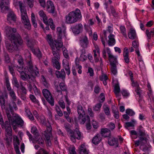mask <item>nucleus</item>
I'll use <instances>...</instances> for the list:
<instances>
[{"label": "nucleus", "instance_id": "nucleus-1", "mask_svg": "<svg viewBox=\"0 0 154 154\" xmlns=\"http://www.w3.org/2000/svg\"><path fill=\"white\" fill-rule=\"evenodd\" d=\"M0 103L2 110L5 109V112L9 122L6 121L4 125L2 126V128H4L5 130V136L6 137V140H9L8 138H11L12 137V129L11 125H12L13 129L16 131L17 128L19 126L22 127L23 125L24 122L23 120L18 115L15 114L12 117L10 113L12 115L14 113L13 108L15 110L17 109V107L14 102L13 101L11 103H9L7 105H5V100L3 94L0 95Z\"/></svg>", "mask_w": 154, "mask_h": 154}, {"label": "nucleus", "instance_id": "nucleus-2", "mask_svg": "<svg viewBox=\"0 0 154 154\" xmlns=\"http://www.w3.org/2000/svg\"><path fill=\"white\" fill-rule=\"evenodd\" d=\"M27 70L24 69L25 72L22 71L20 73L21 78L23 80L26 81L28 79L33 80L35 76H38L39 75L38 70L36 67L34 69L32 62L31 61H29L27 63Z\"/></svg>", "mask_w": 154, "mask_h": 154}, {"label": "nucleus", "instance_id": "nucleus-3", "mask_svg": "<svg viewBox=\"0 0 154 154\" xmlns=\"http://www.w3.org/2000/svg\"><path fill=\"white\" fill-rule=\"evenodd\" d=\"M82 16L80 10L76 8L69 12L65 17V22L67 24H72L80 20Z\"/></svg>", "mask_w": 154, "mask_h": 154}, {"label": "nucleus", "instance_id": "nucleus-4", "mask_svg": "<svg viewBox=\"0 0 154 154\" xmlns=\"http://www.w3.org/2000/svg\"><path fill=\"white\" fill-rule=\"evenodd\" d=\"M17 36L18 39L10 40L11 43H6V49L9 52L13 53L15 51L18 50L23 45V40L22 38H20L19 35Z\"/></svg>", "mask_w": 154, "mask_h": 154}, {"label": "nucleus", "instance_id": "nucleus-5", "mask_svg": "<svg viewBox=\"0 0 154 154\" xmlns=\"http://www.w3.org/2000/svg\"><path fill=\"white\" fill-rule=\"evenodd\" d=\"M18 3L21 11L22 22L24 24L25 28L29 30L31 28V25L27 16L25 6L21 2L19 1Z\"/></svg>", "mask_w": 154, "mask_h": 154}, {"label": "nucleus", "instance_id": "nucleus-6", "mask_svg": "<svg viewBox=\"0 0 154 154\" xmlns=\"http://www.w3.org/2000/svg\"><path fill=\"white\" fill-rule=\"evenodd\" d=\"M137 131L139 140L134 141V144L136 147L138 146L140 144L141 146L144 145L147 140L145 131L142 126H140Z\"/></svg>", "mask_w": 154, "mask_h": 154}, {"label": "nucleus", "instance_id": "nucleus-7", "mask_svg": "<svg viewBox=\"0 0 154 154\" xmlns=\"http://www.w3.org/2000/svg\"><path fill=\"white\" fill-rule=\"evenodd\" d=\"M16 29L12 28L9 26H6L5 28V32L7 38L9 40L14 39H18L17 36L19 35L20 38H22L21 36L17 32H16Z\"/></svg>", "mask_w": 154, "mask_h": 154}, {"label": "nucleus", "instance_id": "nucleus-8", "mask_svg": "<svg viewBox=\"0 0 154 154\" xmlns=\"http://www.w3.org/2000/svg\"><path fill=\"white\" fill-rule=\"evenodd\" d=\"M63 46V42H60L56 43L54 45L51 47V48L52 52L54 56L53 58H55L56 59H60L59 52H60V49Z\"/></svg>", "mask_w": 154, "mask_h": 154}, {"label": "nucleus", "instance_id": "nucleus-9", "mask_svg": "<svg viewBox=\"0 0 154 154\" xmlns=\"http://www.w3.org/2000/svg\"><path fill=\"white\" fill-rule=\"evenodd\" d=\"M70 139L73 143H75L76 139L79 140L82 138L81 132L78 128H76L74 131L72 130L69 133Z\"/></svg>", "mask_w": 154, "mask_h": 154}, {"label": "nucleus", "instance_id": "nucleus-10", "mask_svg": "<svg viewBox=\"0 0 154 154\" xmlns=\"http://www.w3.org/2000/svg\"><path fill=\"white\" fill-rule=\"evenodd\" d=\"M49 123L48 125L47 126L46 130L44 131V135L46 138V142L49 146L51 145V139L52 137L51 131L52 127L50 123L48 121Z\"/></svg>", "mask_w": 154, "mask_h": 154}, {"label": "nucleus", "instance_id": "nucleus-11", "mask_svg": "<svg viewBox=\"0 0 154 154\" xmlns=\"http://www.w3.org/2000/svg\"><path fill=\"white\" fill-rule=\"evenodd\" d=\"M77 112L79 115V120L81 124H84L86 121L85 112L82 106L79 105L77 107Z\"/></svg>", "mask_w": 154, "mask_h": 154}, {"label": "nucleus", "instance_id": "nucleus-12", "mask_svg": "<svg viewBox=\"0 0 154 154\" xmlns=\"http://www.w3.org/2000/svg\"><path fill=\"white\" fill-rule=\"evenodd\" d=\"M42 93L47 101L51 106H53L54 100L50 91L47 89H44L42 90Z\"/></svg>", "mask_w": 154, "mask_h": 154}, {"label": "nucleus", "instance_id": "nucleus-13", "mask_svg": "<svg viewBox=\"0 0 154 154\" xmlns=\"http://www.w3.org/2000/svg\"><path fill=\"white\" fill-rule=\"evenodd\" d=\"M47 8L48 12L51 13L54 16H56L55 9L54 4L51 1H48L47 2Z\"/></svg>", "mask_w": 154, "mask_h": 154}, {"label": "nucleus", "instance_id": "nucleus-14", "mask_svg": "<svg viewBox=\"0 0 154 154\" xmlns=\"http://www.w3.org/2000/svg\"><path fill=\"white\" fill-rule=\"evenodd\" d=\"M71 29L75 34H78L82 30L83 26L81 23H79L75 25L72 26L71 27Z\"/></svg>", "mask_w": 154, "mask_h": 154}, {"label": "nucleus", "instance_id": "nucleus-15", "mask_svg": "<svg viewBox=\"0 0 154 154\" xmlns=\"http://www.w3.org/2000/svg\"><path fill=\"white\" fill-rule=\"evenodd\" d=\"M79 43L81 46L83 48H87L89 44V42L87 36H85L81 37L79 39Z\"/></svg>", "mask_w": 154, "mask_h": 154}, {"label": "nucleus", "instance_id": "nucleus-16", "mask_svg": "<svg viewBox=\"0 0 154 154\" xmlns=\"http://www.w3.org/2000/svg\"><path fill=\"white\" fill-rule=\"evenodd\" d=\"M108 144L111 146H116L118 147L119 145V142L117 138L113 137H109L108 139Z\"/></svg>", "mask_w": 154, "mask_h": 154}, {"label": "nucleus", "instance_id": "nucleus-17", "mask_svg": "<svg viewBox=\"0 0 154 154\" xmlns=\"http://www.w3.org/2000/svg\"><path fill=\"white\" fill-rule=\"evenodd\" d=\"M17 17L16 15L14 12L12 11H10L8 12V15L7 20L8 21L11 22L12 21L14 22H15L16 20Z\"/></svg>", "mask_w": 154, "mask_h": 154}, {"label": "nucleus", "instance_id": "nucleus-18", "mask_svg": "<svg viewBox=\"0 0 154 154\" xmlns=\"http://www.w3.org/2000/svg\"><path fill=\"white\" fill-rule=\"evenodd\" d=\"M46 40L51 47L54 45L56 43L61 42L60 40L57 41V40L53 41L51 35L49 34L47 35Z\"/></svg>", "mask_w": 154, "mask_h": 154}, {"label": "nucleus", "instance_id": "nucleus-19", "mask_svg": "<svg viewBox=\"0 0 154 154\" xmlns=\"http://www.w3.org/2000/svg\"><path fill=\"white\" fill-rule=\"evenodd\" d=\"M38 14L40 17L42 18V19H41L42 20L44 23L47 25L48 24L47 17L44 11L42 10L38 12Z\"/></svg>", "mask_w": 154, "mask_h": 154}, {"label": "nucleus", "instance_id": "nucleus-20", "mask_svg": "<svg viewBox=\"0 0 154 154\" xmlns=\"http://www.w3.org/2000/svg\"><path fill=\"white\" fill-rule=\"evenodd\" d=\"M100 134L104 137H108L110 135L111 132L107 128H103L101 129Z\"/></svg>", "mask_w": 154, "mask_h": 154}, {"label": "nucleus", "instance_id": "nucleus-21", "mask_svg": "<svg viewBox=\"0 0 154 154\" xmlns=\"http://www.w3.org/2000/svg\"><path fill=\"white\" fill-rule=\"evenodd\" d=\"M101 140L102 138L100 134H97L93 138L92 140V142L93 144L96 145L100 143Z\"/></svg>", "mask_w": 154, "mask_h": 154}, {"label": "nucleus", "instance_id": "nucleus-22", "mask_svg": "<svg viewBox=\"0 0 154 154\" xmlns=\"http://www.w3.org/2000/svg\"><path fill=\"white\" fill-rule=\"evenodd\" d=\"M123 55L124 57V60L125 62L127 63L129 62V59L128 58V49L127 48H125L124 50Z\"/></svg>", "mask_w": 154, "mask_h": 154}, {"label": "nucleus", "instance_id": "nucleus-23", "mask_svg": "<svg viewBox=\"0 0 154 154\" xmlns=\"http://www.w3.org/2000/svg\"><path fill=\"white\" fill-rule=\"evenodd\" d=\"M129 38L133 40L136 38V33L135 30L133 28H131L128 34Z\"/></svg>", "mask_w": 154, "mask_h": 154}, {"label": "nucleus", "instance_id": "nucleus-24", "mask_svg": "<svg viewBox=\"0 0 154 154\" xmlns=\"http://www.w3.org/2000/svg\"><path fill=\"white\" fill-rule=\"evenodd\" d=\"M146 33L148 38V42H149V40L150 39L151 37L154 35V28L151 29L150 32L149 30H146Z\"/></svg>", "mask_w": 154, "mask_h": 154}, {"label": "nucleus", "instance_id": "nucleus-25", "mask_svg": "<svg viewBox=\"0 0 154 154\" xmlns=\"http://www.w3.org/2000/svg\"><path fill=\"white\" fill-rule=\"evenodd\" d=\"M114 35L110 34L108 36L109 40H108V44L109 46H112L115 44V40L114 38Z\"/></svg>", "mask_w": 154, "mask_h": 154}, {"label": "nucleus", "instance_id": "nucleus-26", "mask_svg": "<svg viewBox=\"0 0 154 154\" xmlns=\"http://www.w3.org/2000/svg\"><path fill=\"white\" fill-rule=\"evenodd\" d=\"M79 154H88L86 151L85 145L82 144L79 147Z\"/></svg>", "mask_w": 154, "mask_h": 154}, {"label": "nucleus", "instance_id": "nucleus-27", "mask_svg": "<svg viewBox=\"0 0 154 154\" xmlns=\"http://www.w3.org/2000/svg\"><path fill=\"white\" fill-rule=\"evenodd\" d=\"M109 58L110 65H112L113 64L117 65L118 62L117 61L116 57L112 55H110Z\"/></svg>", "mask_w": 154, "mask_h": 154}, {"label": "nucleus", "instance_id": "nucleus-28", "mask_svg": "<svg viewBox=\"0 0 154 154\" xmlns=\"http://www.w3.org/2000/svg\"><path fill=\"white\" fill-rule=\"evenodd\" d=\"M25 112L28 117L32 121H33L34 119V116L30 112L29 109L27 107H26L25 108Z\"/></svg>", "mask_w": 154, "mask_h": 154}, {"label": "nucleus", "instance_id": "nucleus-29", "mask_svg": "<svg viewBox=\"0 0 154 154\" xmlns=\"http://www.w3.org/2000/svg\"><path fill=\"white\" fill-rule=\"evenodd\" d=\"M59 59H56L55 58H53L52 62L54 66L57 69H60V65L57 60Z\"/></svg>", "mask_w": 154, "mask_h": 154}, {"label": "nucleus", "instance_id": "nucleus-30", "mask_svg": "<svg viewBox=\"0 0 154 154\" xmlns=\"http://www.w3.org/2000/svg\"><path fill=\"white\" fill-rule=\"evenodd\" d=\"M110 8L111 11V12L112 15L115 17H117L118 13L116 11L115 8L112 5L110 6Z\"/></svg>", "mask_w": 154, "mask_h": 154}, {"label": "nucleus", "instance_id": "nucleus-31", "mask_svg": "<svg viewBox=\"0 0 154 154\" xmlns=\"http://www.w3.org/2000/svg\"><path fill=\"white\" fill-rule=\"evenodd\" d=\"M35 140L37 143L38 144H43L44 143V140L40 136L38 135L37 136H35Z\"/></svg>", "mask_w": 154, "mask_h": 154}, {"label": "nucleus", "instance_id": "nucleus-32", "mask_svg": "<svg viewBox=\"0 0 154 154\" xmlns=\"http://www.w3.org/2000/svg\"><path fill=\"white\" fill-rule=\"evenodd\" d=\"M111 65V70L112 73L114 75H116L117 73L116 65L112 64Z\"/></svg>", "mask_w": 154, "mask_h": 154}, {"label": "nucleus", "instance_id": "nucleus-33", "mask_svg": "<svg viewBox=\"0 0 154 154\" xmlns=\"http://www.w3.org/2000/svg\"><path fill=\"white\" fill-rule=\"evenodd\" d=\"M120 29L121 33L125 37L127 38L126 31L125 27L124 26H121L120 27Z\"/></svg>", "mask_w": 154, "mask_h": 154}, {"label": "nucleus", "instance_id": "nucleus-34", "mask_svg": "<svg viewBox=\"0 0 154 154\" xmlns=\"http://www.w3.org/2000/svg\"><path fill=\"white\" fill-rule=\"evenodd\" d=\"M86 120L87 121L88 123H87L86 125V128L88 130H90L91 128V126L90 123V119L89 116L87 115L86 116Z\"/></svg>", "mask_w": 154, "mask_h": 154}, {"label": "nucleus", "instance_id": "nucleus-35", "mask_svg": "<svg viewBox=\"0 0 154 154\" xmlns=\"http://www.w3.org/2000/svg\"><path fill=\"white\" fill-rule=\"evenodd\" d=\"M63 54L64 57L67 59H69V53L68 51L65 48H62Z\"/></svg>", "mask_w": 154, "mask_h": 154}, {"label": "nucleus", "instance_id": "nucleus-36", "mask_svg": "<svg viewBox=\"0 0 154 154\" xmlns=\"http://www.w3.org/2000/svg\"><path fill=\"white\" fill-rule=\"evenodd\" d=\"M41 79L42 82V83L44 86L45 87H48L49 85V83L46 80V78L44 75H42L41 76Z\"/></svg>", "mask_w": 154, "mask_h": 154}, {"label": "nucleus", "instance_id": "nucleus-37", "mask_svg": "<svg viewBox=\"0 0 154 154\" xmlns=\"http://www.w3.org/2000/svg\"><path fill=\"white\" fill-rule=\"evenodd\" d=\"M56 75L57 77L58 78H60L62 79H64L65 77V75H63L62 73L60 71H57L56 72Z\"/></svg>", "mask_w": 154, "mask_h": 154}, {"label": "nucleus", "instance_id": "nucleus-38", "mask_svg": "<svg viewBox=\"0 0 154 154\" xmlns=\"http://www.w3.org/2000/svg\"><path fill=\"white\" fill-rule=\"evenodd\" d=\"M63 64L64 66V68L66 71V74L68 75H69L70 73V71L68 63H67V64H66L65 65L64 64V63H63Z\"/></svg>", "mask_w": 154, "mask_h": 154}, {"label": "nucleus", "instance_id": "nucleus-39", "mask_svg": "<svg viewBox=\"0 0 154 154\" xmlns=\"http://www.w3.org/2000/svg\"><path fill=\"white\" fill-rule=\"evenodd\" d=\"M120 91V87H114V92L116 97H119L120 96L119 93Z\"/></svg>", "mask_w": 154, "mask_h": 154}, {"label": "nucleus", "instance_id": "nucleus-40", "mask_svg": "<svg viewBox=\"0 0 154 154\" xmlns=\"http://www.w3.org/2000/svg\"><path fill=\"white\" fill-rule=\"evenodd\" d=\"M102 106L101 103H99L97 104L94 106L93 107V110L95 111H98L99 110Z\"/></svg>", "mask_w": 154, "mask_h": 154}, {"label": "nucleus", "instance_id": "nucleus-41", "mask_svg": "<svg viewBox=\"0 0 154 154\" xmlns=\"http://www.w3.org/2000/svg\"><path fill=\"white\" fill-rule=\"evenodd\" d=\"M126 113L130 116H132L135 114V112L132 110L130 109H127L126 110Z\"/></svg>", "mask_w": 154, "mask_h": 154}, {"label": "nucleus", "instance_id": "nucleus-42", "mask_svg": "<svg viewBox=\"0 0 154 154\" xmlns=\"http://www.w3.org/2000/svg\"><path fill=\"white\" fill-rule=\"evenodd\" d=\"M31 132L35 136L38 135V133L37 132V128L33 126L31 128Z\"/></svg>", "mask_w": 154, "mask_h": 154}, {"label": "nucleus", "instance_id": "nucleus-43", "mask_svg": "<svg viewBox=\"0 0 154 154\" xmlns=\"http://www.w3.org/2000/svg\"><path fill=\"white\" fill-rule=\"evenodd\" d=\"M27 42L28 46L30 48V49L33 52V51H34V49L33 48V43L29 40L27 41Z\"/></svg>", "mask_w": 154, "mask_h": 154}, {"label": "nucleus", "instance_id": "nucleus-44", "mask_svg": "<svg viewBox=\"0 0 154 154\" xmlns=\"http://www.w3.org/2000/svg\"><path fill=\"white\" fill-rule=\"evenodd\" d=\"M48 22L49 25H50L51 28L52 29H55V26L53 23V22L52 19L51 18H49L48 21Z\"/></svg>", "mask_w": 154, "mask_h": 154}, {"label": "nucleus", "instance_id": "nucleus-45", "mask_svg": "<svg viewBox=\"0 0 154 154\" xmlns=\"http://www.w3.org/2000/svg\"><path fill=\"white\" fill-rule=\"evenodd\" d=\"M9 94L10 96L14 100L16 101L17 99V97L14 91H11L9 92Z\"/></svg>", "mask_w": 154, "mask_h": 154}, {"label": "nucleus", "instance_id": "nucleus-46", "mask_svg": "<svg viewBox=\"0 0 154 154\" xmlns=\"http://www.w3.org/2000/svg\"><path fill=\"white\" fill-rule=\"evenodd\" d=\"M33 52H34L36 56L39 58H41L42 57V54L41 52L39 49H37L35 50H34V51Z\"/></svg>", "mask_w": 154, "mask_h": 154}, {"label": "nucleus", "instance_id": "nucleus-47", "mask_svg": "<svg viewBox=\"0 0 154 154\" xmlns=\"http://www.w3.org/2000/svg\"><path fill=\"white\" fill-rule=\"evenodd\" d=\"M16 57L17 58H18V59L17 60V62L19 63V64L21 65L23 64V60L22 57L19 55H16Z\"/></svg>", "mask_w": 154, "mask_h": 154}, {"label": "nucleus", "instance_id": "nucleus-48", "mask_svg": "<svg viewBox=\"0 0 154 154\" xmlns=\"http://www.w3.org/2000/svg\"><path fill=\"white\" fill-rule=\"evenodd\" d=\"M112 112L114 114L115 117L116 119H118L119 117V112L117 109H112Z\"/></svg>", "mask_w": 154, "mask_h": 154}, {"label": "nucleus", "instance_id": "nucleus-49", "mask_svg": "<svg viewBox=\"0 0 154 154\" xmlns=\"http://www.w3.org/2000/svg\"><path fill=\"white\" fill-rule=\"evenodd\" d=\"M5 60V62L7 63H9L10 62V58L9 55L8 54L5 53L4 54Z\"/></svg>", "mask_w": 154, "mask_h": 154}, {"label": "nucleus", "instance_id": "nucleus-50", "mask_svg": "<svg viewBox=\"0 0 154 154\" xmlns=\"http://www.w3.org/2000/svg\"><path fill=\"white\" fill-rule=\"evenodd\" d=\"M99 97L100 99L99 100V102L100 103H103L105 100V97L104 94L103 93H102L100 94Z\"/></svg>", "mask_w": 154, "mask_h": 154}, {"label": "nucleus", "instance_id": "nucleus-51", "mask_svg": "<svg viewBox=\"0 0 154 154\" xmlns=\"http://www.w3.org/2000/svg\"><path fill=\"white\" fill-rule=\"evenodd\" d=\"M107 127L109 129L112 130L115 128V125L114 123L111 122L107 125Z\"/></svg>", "mask_w": 154, "mask_h": 154}, {"label": "nucleus", "instance_id": "nucleus-52", "mask_svg": "<svg viewBox=\"0 0 154 154\" xmlns=\"http://www.w3.org/2000/svg\"><path fill=\"white\" fill-rule=\"evenodd\" d=\"M64 126L68 132L69 133L72 130L70 129V125L69 124L67 123L64 124Z\"/></svg>", "mask_w": 154, "mask_h": 154}, {"label": "nucleus", "instance_id": "nucleus-53", "mask_svg": "<svg viewBox=\"0 0 154 154\" xmlns=\"http://www.w3.org/2000/svg\"><path fill=\"white\" fill-rule=\"evenodd\" d=\"M87 56L85 54H81L80 57V59L82 61H84L87 60Z\"/></svg>", "mask_w": 154, "mask_h": 154}, {"label": "nucleus", "instance_id": "nucleus-54", "mask_svg": "<svg viewBox=\"0 0 154 154\" xmlns=\"http://www.w3.org/2000/svg\"><path fill=\"white\" fill-rule=\"evenodd\" d=\"M104 111L105 114L107 116L110 115V112L109 110V108L108 107H106L104 108Z\"/></svg>", "mask_w": 154, "mask_h": 154}, {"label": "nucleus", "instance_id": "nucleus-55", "mask_svg": "<svg viewBox=\"0 0 154 154\" xmlns=\"http://www.w3.org/2000/svg\"><path fill=\"white\" fill-rule=\"evenodd\" d=\"M132 82V86L133 87H139V85L136 81H134L133 78H132L131 80Z\"/></svg>", "mask_w": 154, "mask_h": 154}, {"label": "nucleus", "instance_id": "nucleus-56", "mask_svg": "<svg viewBox=\"0 0 154 154\" xmlns=\"http://www.w3.org/2000/svg\"><path fill=\"white\" fill-rule=\"evenodd\" d=\"M100 79L101 81H103L104 80H107L108 77L106 75L103 74L100 77Z\"/></svg>", "mask_w": 154, "mask_h": 154}, {"label": "nucleus", "instance_id": "nucleus-57", "mask_svg": "<svg viewBox=\"0 0 154 154\" xmlns=\"http://www.w3.org/2000/svg\"><path fill=\"white\" fill-rule=\"evenodd\" d=\"M15 87H19V84L16 78H14L12 81Z\"/></svg>", "mask_w": 154, "mask_h": 154}, {"label": "nucleus", "instance_id": "nucleus-58", "mask_svg": "<svg viewBox=\"0 0 154 154\" xmlns=\"http://www.w3.org/2000/svg\"><path fill=\"white\" fill-rule=\"evenodd\" d=\"M8 69L11 74L14 75H15L14 71L12 66H8Z\"/></svg>", "mask_w": 154, "mask_h": 154}, {"label": "nucleus", "instance_id": "nucleus-59", "mask_svg": "<svg viewBox=\"0 0 154 154\" xmlns=\"http://www.w3.org/2000/svg\"><path fill=\"white\" fill-rule=\"evenodd\" d=\"M132 45L135 48H137L139 47V44L136 41H134L132 42Z\"/></svg>", "mask_w": 154, "mask_h": 154}, {"label": "nucleus", "instance_id": "nucleus-60", "mask_svg": "<svg viewBox=\"0 0 154 154\" xmlns=\"http://www.w3.org/2000/svg\"><path fill=\"white\" fill-rule=\"evenodd\" d=\"M112 84L113 87H119L118 81L116 79L113 80Z\"/></svg>", "mask_w": 154, "mask_h": 154}, {"label": "nucleus", "instance_id": "nucleus-61", "mask_svg": "<svg viewBox=\"0 0 154 154\" xmlns=\"http://www.w3.org/2000/svg\"><path fill=\"white\" fill-rule=\"evenodd\" d=\"M59 104L60 107L62 109H64L65 108V104L64 101L63 100L59 101L58 102Z\"/></svg>", "mask_w": 154, "mask_h": 154}, {"label": "nucleus", "instance_id": "nucleus-62", "mask_svg": "<svg viewBox=\"0 0 154 154\" xmlns=\"http://www.w3.org/2000/svg\"><path fill=\"white\" fill-rule=\"evenodd\" d=\"M33 0H27V3L30 8H32L33 6Z\"/></svg>", "mask_w": 154, "mask_h": 154}, {"label": "nucleus", "instance_id": "nucleus-63", "mask_svg": "<svg viewBox=\"0 0 154 154\" xmlns=\"http://www.w3.org/2000/svg\"><path fill=\"white\" fill-rule=\"evenodd\" d=\"M92 124L93 128H97L98 127V123L96 121L93 120L92 121Z\"/></svg>", "mask_w": 154, "mask_h": 154}, {"label": "nucleus", "instance_id": "nucleus-64", "mask_svg": "<svg viewBox=\"0 0 154 154\" xmlns=\"http://www.w3.org/2000/svg\"><path fill=\"white\" fill-rule=\"evenodd\" d=\"M29 97L32 102L35 103L37 102L36 98L34 95L30 94Z\"/></svg>", "mask_w": 154, "mask_h": 154}]
</instances>
